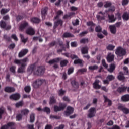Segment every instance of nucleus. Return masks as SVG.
Here are the masks:
<instances>
[{
    "label": "nucleus",
    "instance_id": "f257e3e1",
    "mask_svg": "<svg viewBox=\"0 0 129 129\" xmlns=\"http://www.w3.org/2000/svg\"><path fill=\"white\" fill-rule=\"evenodd\" d=\"M27 62H29V59L27 57L21 60L15 59L14 60L15 64L21 65V67L19 68L18 69V73H24V72H25L26 66H27Z\"/></svg>",
    "mask_w": 129,
    "mask_h": 129
},
{
    "label": "nucleus",
    "instance_id": "f03ea898",
    "mask_svg": "<svg viewBox=\"0 0 129 129\" xmlns=\"http://www.w3.org/2000/svg\"><path fill=\"white\" fill-rule=\"evenodd\" d=\"M63 12L62 11H58L57 12V16L54 18V27L56 28V27H58L59 25H60L62 26V23H63V21L61 20V19H59V16L60 15H62Z\"/></svg>",
    "mask_w": 129,
    "mask_h": 129
},
{
    "label": "nucleus",
    "instance_id": "7ed1b4c3",
    "mask_svg": "<svg viewBox=\"0 0 129 129\" xmlns=\"http://www.w3.org/2000/svg\"><path fill=\"white\" fill-rule=\"evenodd\" d=\"M115 54L118 57H122L126 54V51H125V49L123 48L121 46H119L116 49Z\"/></svg>",
    "mask_w": 129,
    "mask_h": 129
},
{
    "label": "nucleus",
    "instance_id": "20e7f679",
    "mask_svg": "<svg viewBox=\"0 0 129 129\" xmlns=\"http://www.w3.org/2000/svg\"><path fill=\"white\" fill-rule=\"evenodd\" d=\"M107 15V11H105V12H100L98 13V15H97V19L99 21H102V20H105V17H106Z\"/></svg>",
    "mask_w": 129,
    "mask_h": 129
},
{
    "label": "nucleus",
    "instance_id": "39448f33",
    "mask_svg": "<svg viewBox=\"0 0 129 129\" xmlns=\"http://www.w3.org/2000/svg\"><path fill=\"white\" fill-rule=\"evenodd\" d=\"M65 107H66V104L60 103L59 107L58 106H54V111L55 112H57L58 111H61V110H63V109L65 108Z\"/></svg>",
    "mask_w": 129,
    "mask_h": 129
},
{
    "label": "nucleus",
    "instance_id": "423d86ee",
    "mask_svg": "<svg viewBox=\"0 0 129 129\" xmlns=\"http://www.w3.org/2000/svg\"><path fill=\"white\" fill-rule=\"evenodd\" d=\"M45 80H44L38 79L33 82L32 85L33 87L36 88V87H38V86H39V85H42V84H43Z\"/></svg>",
    "mask_w": 129,
    "mask_h": 129
},
{
    "label": "nucleus",
    "instance_id": "0eeeda50",
    "mask_svg": "<svg viewBox=\"0 0 129 129\" xmlns=\"http://www.w3.org/2000/svg\"><path fill=\"white\" fill-rule=\"evenodd\" d=\"M96 113V109L95 108H91L89 110V113L88 114V117L91 118L95 116Z\"/></svg>",
    "mask_w": 129,
    "mask_h": 129
},
{
    "label": "nucleus",
    "instance_id": "6e6552de",
    "mask_svg": "<svg viewBox=\"0 0 129 129\" xmlns=\"http://www.w3.org/2000/svg\"><path fill=\"white\" fill-rule=\"evenodd\" d=\"M45 72V70L43 67H38L37 69V71L35 72V74L36 75H43Z\"/></svg>",
    "mask_w": 129,
    "mask_h": 129
},
{
    "label": "nucleus",
    "instance_id": "1a4fd4ad",
    "mask_svg": "<svg viewBox=\"0 0 129 129\" xmlns=\"http://www.w3.org/2000/svg\"><path fill=\"white\" fill-rule=\"evenodd\" d=\"M73 111H74V109L70 106H68L67 108V111L65 112L64 114L67 116H68V115H70L71 113H73Z\"/></svg>",
    "mask_w": 129,
    "mask_h": 129
},
{
    "label": "nucleus",
    "instance_id": "9d476101",
    "mask_svg": "<svg viewBox=\"0 0 129 129\" xmlns=\"http://www.w3.org/2000/svg\"><path fill=\"white\" fill-rule=\"evenodd\" d=\"M29 52L28 49H22L18 54L19 58H23Z\"/></svg>",
    "mask_w": 129,
    "mask_h": 129
},
{
    "label": "nucleus",
    "instance_id": "9b49d317",
    "mask_svg": "<svg viewBox=\"0 0 129 129\" xmlns=\"http://www.w3.org/2000/svg\"><path fill=\"white\" fill-rule=\"evenodd\" d=\"M106 59L108 62H112L114 60V55L111 53H108Z\"/></svg>",
    "mask_w": 129,
    "mask_h": 129
},
{
    "label": "nucleus",
    "instance_id": "f8f14e48",
    "mask_svg": "<svg viewBox=\"0 0 129 129\" xmlns=\"http://www.w3.org/2000/svg\"><path fill=\"white\" fill-rule=\"evenodd\" d=\"M20 97H21V96L18 93L14 94L10 96V99L13 100H18V99H20Z\"/></svg>",
    "mask_w": 129,
    "mask_h": 129
},
{
    "label": "nucleus",
    "instance_id": "ddd939ff",
    "mask_svg": "<svg viewBox=\"0 0 129 129\" xmlns=\"http://www.w3.org/2000/svg\"><path fill=\"white\" fill-rule=\"evenodd\" d=\"M26 33L28 35L33 36V35H35V30L32 27H29L26 30Z\"/></svg>",
    "mask_w": 129,
    "mask_h": 129
},
{
    "label": "nucleus",
    "instance_id": "4468645a",
    "mask_svg": "<svg viewBox=\"0 0 129 129\" xmlns=\"http://www.w3.org/2000/svg\"><path fill=\"white\" fill-rule=\"evenodd\" d=\"M0 27L3 29H6V30H10L11 29V26L9 25L8 27H7V24H6V22L2 20L0 22Z\"/></svg>",
    "mask_w": 129,
    "mask_h": 129
},
{
    "label": "nucleus",
    "instance_id": "2eb2a0df",
    "mask_svg": "<svg viewBox=\"0 0 129 129\" xmlns=\"http://www.w3.org/2000/svg\"><path fill=\"white\" fill-rule=\"evenodd\" d=\"M100 82V81L99 80H96L93 84L94 88H95L96 89H100V88H101V86L99 85Z\"/></svg>",
    "mask_w": 129,
    "mask_h": 129
},
{
    "label": "nucleus",
    "instance_id": "dca6fc26",
    "mask_svg": "<svg viewBox=\"0 0 129 129\" xmlns=\"http://www.w3.org/2000/svg\"><path fill=\"white\" fill-rule=\"evenodd\" d=\"M15 125V123L13 122H9L7 125H3L1 127V129H9L10 127L12 128Z\"/></svg>",
    "mask_w": 129,
    "mask_h": 129
},
{
    "label": "nucleus",
    "instance_id": "f3484780",
    "mask_svg": "<svg viewBox=\"0 0 129 129\" xmlns=\"http://www.w3.org/2000/svg\"><path fill=\"white\" fill-rule=\"evenodd\" d=\"M37 110L38 111H44V112H46L47 113H50L51 110H50V108L45 107L44 109L41 108V107H39L37 108Z\"/></svg>",
    "mask_w": 129,
    "mask_h": 129
},
{
    "label": "nucleus",
    "instance_id": "a211bd4d",
    "mask_svg": "<svg viewBox=\"0 0 129 129\" xmlns=\"http://www.w3.org/2000/svg\"><path fill=\"white\" fill-rule=\"evenodd\" d=\"M60 60H61V58H58L55 59L49 60V61L47 62V63L50 65H51L52 64H54V63H58L60 62Z\"/></svg>",
    "mask_w": 129,
    "mask_h": 129
},
{
    "label": "nucleus",
    "instance_id": "6ab92c4d",
    "mask_svg": "<svg viewBox=\"0 0 129 129\" xmlns=\"http://www.w3.org/2000/svg\"><path fill=\"white\" fill-rule=\"evenodd\" d=\"M28 26V23L27 22H23L19 26V30L20 31H23L26 27Z\"/></svg>",
    "mask_w": 129,
    "mask_h": 129
},
{
    "label": "nucleus",
    "instance_id": "aec40b11",
    "mask_svg": "<svg viewBox=\"0 0 129 129\" xmlns=\"http://www.w3.org/2000/svg\"><path fill=\"white\" fill-rule=\"evenodd\" d=\"M4 90L6 92H14L15 91V88L11 87H6L5 88Z\"/></svg>",
    "mask_w": 129,
    "mask_h": 129
},
{
    "label": "nucleus",
    "instance_id": "412c9836",
    "mask_svg": "<svg viewBox=\"0 0 129 129\" xmlns=\"http://www.w3.org/2000/svg\"><path fill=\"white\" fill-rule=\"evenodd\" d=\"M127 89V87L122 85L121 87H119L118 89V92H124L125 90Z\"/></svg>",
    "mask_w": 129,
    "mask_h": 129
},
{
    "label": "nucleus",
    "instance_id": "4be33fe9",
    "mask_svg": "<svg viewBox=\"0 0 129 129\" xmlns=\"http://www.w3.org/2000/svg\"><path fill=\"white\" fill-rule=\"evenodd\" d=\"M47 11H48V8L47 7L42 9L41 11L42 19H45V16L47 15Z\"/></svg>",
    "mask_w": 129,
    "mask_h": 129
},
{
    "label": "nucleus",
    "instance_id": "5701e85b",
    "mask_svg": "<svg viewBox=\"0 0 129 129\" xmlns=\"http://www.w3.org/2000/svg\"><path fill=\"white\" fill-rule=\"evenodd\" d=\"M108 18L109 23H113L115 22V20H116V18L114 17V15H108Z\"/></svg>",
    "mask_w": 129,
    "mask_h": 129
},
{
    "label": "nucleus",
    "instance_id": "b1692460",
    "mask_svg": "<svg viewBox=\"0 0 129 129\" xmlns=\"http://www.w3.org/2000/svg\"><path fill=\"white\" fill-rule=\"evenodd\" d=\"M109 29L112 34H115V33H116V27H115V26L110 25L109 26Z\"/></svg>",
    "mask_w": 129,
    "mask_h": 129
},
{
    "label": "nucleus",
    "instance_id": "393cba45",
    "mask_svg": "<svg viewBox=\"0 0 129 129\" xmlns=\"http://www.w3.org/2000/svg\"><path fill=\"white\" fill-rule=\"evenodd\" d=\"M82 54H87L88 53V47L85 46L81 49Z\"/></svg>",
    "mask_w": 129,
    "mask_h": 129
},
{
    "label": "nucleus",
    "instance_id": "a878e982",
    "mask_svg": "<svg viewBox=\"0 0 129 129\" xmlns=\"http://www.w3.org/2000/svg\"><path fill=\"white\" fill-rule=\"evenodd\" d=\"M115 69V64H111L110 65V68L108 69V71L110 73H112L113 72V70Z\"/></svg>",
    "mask_w": 129,
    "mask_h": 129
},
{
    "label": "nucleus",
    "instance_id": "bb28decb",
    "mask_svg": "<svg viewBox=\"0 0 129 129\" xmlns=\"http://www.w3.org/2000/svg\"><path fill=\"white\" fill-rule=\"evenodd\" d=\"M32 23H34L35 24L37 23H40V19L36 17H33L30 20Z\"/></svg>",
    "mask_w": 129,
    "mask_h": 129
},
{
    "label": "nucleus",
    "instance_id": "cd10ccee",
    "mask_svg": "<svg viewBox=\"0 0 129 129\" xmlns=\"http://www.w3.org/2000/svg\"><path fill=\"white\" fill-rule=\"evenodd\" d=\"M121 99L123 101H129V95H125L121 97Z\"/></svg>",
    "mask_w": 129,
    "mask_h": 129
},
{
    "label": "nucleus",
    "instance_id": "c85d7f7f",
    "mask_svg": "<svg viewBox=\"0 0 129 129\" xmlns=\"http://www.w3.org/2000/svg\"><path fill=\"white\" fill-rule=\"evenodd\" d=\"M6 113V109L4 108H0V119H2V116L3 114H5Z\"/></svg>",
    "mask_w": 129,
    "mask_h": 129
},
{
    "label": "nucleus",
    "instance_id": "c756f323",
    "mask_svg": "<svg viewBox=\"0 0 129 129\" xmlns=\"http://www.w3.org/2000/svg\"><path fill=\"white\" fill-rule=\"evenodd\" d=\"M30 122H34L35 121V114L32 113L30 115Z\"/></svg>",
    "mask_w": 129,
    "mask_h": 129
},
{
    "label": "nucleus",
    "instance_id": "7c9ffc66",
    "mask_svg": "<svg viewBox=\"0 0 129 129\" xmlns=\"http://www.w3.org/2000/svg\"><path fill=\"white\" fill-rule=\"evenodd\" d=\"M117 78L119 80H123V79H124V76H123V73H122V72H120Z\"/></svg>",
    "mask_w": 129,
    "mask_h": 129
},
{
    "label": "nucleus",
    "instance_id": "2f4dec72",
    "mask_svg": "<svg viewBox=\"0 0 129 129\" xmlns=\"http://www.w3.org/2000/svg\"><path fill=\"white\" fill-rule=\"evenodd\" d=\"M65 56L66 57H69L71 56V58L72 59H77V56L74 55V54H72L71 55H70V54H69V53H65Z\"/></svg>",
    "mask_w": 129,
    "mask_h": 129
},
{
    "label": "nucleus",
    "instance_id": "473e14b6",
    "mask_svg": "<svg viewBox=\"0 0 129 129\" xmlns=\"http://www.w3.org/2000/svg\"><path fill=\"white\" fill-rule=\"evenodd\" d=\"M20 36L21 39V41L23 43H25L28 41V38H25L23 35L20 34Z\"/></svg>",
    "mask_w": 129,
    "mask_h": 129
},
{
    "label": "nucleus",
    "instance_id": "72a5a7b5",
    "mask_svg": "<svg viewBox=\"0 0 129 129\" xmlns=\"http://www.w3.org/2000/svg\"><path fill=\"white\" fill-rule=\"evenodd\" d=\"M123 19L124 20V21H127L129 19V15L127 13H125L123 15Z\"/></svg>",
    "mask_w": 129,
    "mask_h": 129
},
{
    "label": "nucleus",
    "instance_id": "f704fd0d",
    "mask_svg": "<svg viewBox=\"0 0 129 129\" xmlns=\"http://www.w3.org/2000/svg\"><path fill=\"white\" fill-rule=\"evenodd\" d=\"M115 48V46L110 44L107 46V49L109 51H112Z\"/></svg>",
    "mask_w": 129,
    "mask_h": 129
},
{
    "label": "nucleus",
    "instance_id": "c9c22d12",
    "mask_svg": "<svg viewBox=\"0 0 129 129\" xmlns=\"http://www.w3.org/2000/svg\"><path fill=\"white\" fill-rule=\"evenodd\" d=\"M10 11L9 9H2L1 10V15H5V14H7V13H8V12Z\"/></svg>",
    "mask_w": 129,
    "mask_h": 129
},
{
    "label": "nucleus",
    "instance_id": "e433bc0d",
    "mask_svg": "<svg viewBox=\"0 0 129 129\" xmlns=\"http://www.w3.org/2000/svg\"><path fill=\"white\" fill-rule=\"evenodd\" d=\"M67 63H68V61L67 60H63L60 62V66L61 67H64V66H66V65H67Z\"/></svg>",
    "mask_w": 129,
    "mask_h": 129
},
{
    "label": "nucleus",
    "instance_id": "4c0bfd02",
    "mask_svg": "<svg viewBox=\"0 0 129 129\" xmlns=\"http://www.w3.org/2000/svg\"><path fill=\"white\" fill-rule=\"evenodd\" d=\"M104 98L105 99V102H107L108 105L110 106L111 105V101H110V100L108 99V98H107V97L104 96Z\"/></svg>",
    "mask_w": 129,
    "mask_h": 129
},
{
    "label": "nucleus",
    "instance_id": "58836bf2",
    "mask_svg": "<svg viewBox=\"0 0 129 129\" xmlns=\"http://www.w3.org/2000/svg\"><path fill=\"white\" fill-rule=\"evenodd\" d=\"M74 64H80V65H82L83 64V61L81 60V59H76L74 62Z\"/></svg>",
    "mask_w": 129,
    "mask_h": 129
},
{
    "label": "nucleus",
    "instance_id": "ea45409f",
    "mask_svg": "<svg viewBox=\"0 0 129 129\" xmlns=\"http://www.w3.org/2000/svg\"><path fill=\"white\" fill-rule=\"evenodd\" d=\"M112 5V3L110 1H107L105 2L104 7L105 8H109Z\"/></svg>",
    "mask_w": 129,
    "mask_h": 129
},
{
    "label": "nucleus",
    "instance_id": "a19ab883",
    "mask_svg": "<svg viewBox=\"0 0 129 129\" xmlns=\"http://www.w3.org/2000/svg\"><path fill=\"white\" fill-rule=\"evenodd\" d=\"M55 102H56V100L55 99V97H54V96L51 97L50 99V102H49L50 104H53V103H55Z\"/></svg>",
    "mask_w": 129,
    "mask_h": 129
},
{
    "label": "nucleus",
    "instance_id": "79ce46f5",
    "mask_svg": "<svg viewBox=\"0 0 129 129\" xmlns=\"http://www.w3.org/2000/svg\"><path fill=\"white\" fill-rule=\"evenodd\" d=\"M97 68H98V67L97 65L91 66L89 67V69L90 70H96V69H97Z\"/></svg>",
    "mask_w": 129,
    "mask_h": 129
},
{
    "label": "nucleus",
    "instance_id": "37998d69",
    "mask_svg": "<svg viewBox=\"0 0 129 129\" xmlns=\"http://www.w3.org/2000/svg\"><path fill=\"white\" fill-rule=\"evenodd\" d=\"M80 42L81 44H85V43H88V39L83 38L81 39Z\"/></svg>",
    "mask_w": 129,
    "mask_h": 129
},
{
    "label": "nucleus",
    "instance_id": "c03bdc74",
    "mask_svg": "<svg viewBox=\"0 0 129 129\" xmlns=\"http://www.w3.org/2000/svg\"><path fill=\"white\" fill-rule=\"evenodd\" d=\"M23 104L24 103H23V101H20V102H19L18 103H16L15 104V106H16V107H17V108L21 107V106H23Z\"/></svg>",
    "mask_w": 129,
    "mask_h": 129
},
{
    "label": "nucleus",
    "instance_id": "a18cd8bd",
    "mask_svg": "<svg viewBox=\"0 0 129 129\" xmlns=\"http://www.w3.org/2000/svg\"><path fill=\"white\" fill-rule=\"evenodd\" d=\"M29 113V110L24 109L21 111V114L26 115Z\"/></svg>",
    "mask_w": 129,
    "mask_h": 129
},
{
    "label": "nucleus",
    "instance_id": "49530a36",
    "mask_svg": "<svg viewBox=\"0 0 129 129\" xmlns=\"http://www.w3.org/2000/svg\"><path fill=\"white\" fill-rule=\"evenodd\" d=\"M66 91L65 90H63V89H61L58 91V94L59 95L62 96L63 95V94H65V93Z\"/></svg>",
    "mask_w": 129,
    "mask_h": 129
},
{
    "label": "nucleus",
    "instance_id": "de8ad7c7",
    "mask_svg": "<svg viewBox=\"0 0 129 129\" xmlns=\"http://www.w3.org/2000/svg\"><path fill=\"white\" fill-rule=\"evenodd\" d=\"M25 91L27 92V93H29L30 91H31V87L29 86H27L25 87Z\"/></svg>",
    "mask_w": 129,
    "mask_h": 129
},
{
    "label": "nucleus",
    "instance_id": "09e8293b",
    "mask_svg": "<svg viewBox=\"0 0 129 129\" xmlns=\"http://www.w3.org/2000/svg\"><path fill=\"white\" fill-rule=\"evenodd\" d=\"M107 80H109V81H111V80H113L114 79V76L113 75H109L107 77Z\"/></svg>",
    "mask_w": 129,
    "mask_h": 129
},
{
    "label": "nucleus",
    "instance_id": "8fccbe9b",
    "mask_svg": "<svg viewBox=\"0 0 129 129\" xmlns=\"http://www.w3.org/2000/svg\"><path fill=\"white\" fill-rule=\"evenodd\" d=\"M70 10H71V11L72 12H76V11L78 10V8L75 6H72L70 7Z\"/></svg>",
    "mask_w": 129,
    "mask_h": 129
},
{
    "label": "nucleus",
    "instance_id": "3c124183",
    "mask_svg": "<svg viewBox=\"0 0 129 129\" xmlns=\"http://www.w3.org/2000/svg\"><path fill=\"white\" fill-rule=\"evenodd\" d=\"M35 68V65L32 64L28 67V70L30 72H33V69Z\"/></svg>",
    "mask_w": 129,
    "mask_h": 129
},
{
    "label": "nucleus",
    "instance_id": "603ef678",
    "mask_svg": "<svg viewBox=\"0 0 129 129\" xmlns=\"http://www.w3.org/2000/svg\"><path fill=\"white\" fill-rule=\"evenodd\" d=\"M72 23H73V26H77V25L79 24V20H77V19L74 20L72 22Z\"/></svg>",
    "mask_w": 129,
    "mask_h": 129
},
{
    "label": "nucleus",
    "instance_id": "864d4df0",
    "mask_svg": "<svg viewBox=\"0 0 129 129\" xmlns=\"http://www.w3.org/2000/svg\"><path fill=\"white\" fill-rule=\"evenodd\" d=\"M74 71V68H70V69H69L68 71V74L69 75H70V74H71L72 73H73Z\"/></svg>",
    "mask_w": 129,
    "mask_h": 129
},
{
    "label": "nucleus",
    "instance_id": "5fc2aeb1",
    "mask_svg": "<svg viewBox=\"0 0 129 129\" xmlns=\"http://www.w3.org/2000/svg\"><path fill=\"white\" fill-rule=\"evenodd\" d=\"M63 37L64 38H68L69 37H73V35L71 34L70 33H66L63 34Z\"/></svg>",
    "mask_w": 129,
    "mask_h": 129
},
{
    "label": "nucleus",
    "instance_id": "6e6d98bb",
    "mask_svg": "<svg viewBox=\"0 0 129 129\" xmlns=\"http://www.w3.org/2000/svg\"><path fill=\"white\" fill-rule=\"evenodd\" d=\"M102 64L103 65V66H104V67H105V68L107 69L108 67V65H107V64H106V63L105 62V60L103 59L102 60Z\"/></svg>",
    "mask_w": 129,
    "mask_h": 129
},
{
    "label": "nucleus",
    "instance_id": "4d7b16f0",
    "mask_svg": "<svg viewBox=\"0 0 129 129\" xmlns=\"http://www.w3.org/2000/svg\"><path fill=\"white\" fill-rule=\"evenodd\" d=\"M118 108L120 110H123L124 108V106H123V105H122L121 104H119L118 105Z\"/></svg>",
    "mask_w": 129,
    "mask_h": 129
},
{
    "label": "nucleus",
    "instance_id": "13d9d810",
    "mask_svg": "<svg viewBox=\"0 0 129 129\" xmlns=\"http://www.w3.org/2000/svg\"><path fill=\"white\" fill-rule=\"evenodd\" d=\"M122 111H123V112L125 113V114H127L128 113H129V109L125 107L123 109Z\"/></svg>",
    "mask_w": 129,
    "mask_h": 129
},
{
    "label": "nucleus",
    "instance_id": "bf43d9fd",
    "mask_svg": "<svg viewBox=\"0 0 129 129\" xmlns=\"http://www.w3.org/2000/svg\"><path fill=\"white\" fill-rule=\"evenodd\" d=\"M10 70L12 73H15L16 72V67L12 66L10 68Z\"/></svg>",
    "mask_w": 129,
    "mask_h": 129
},
{
    "label": "nucleus",
    "instance_id": "052dcab7",
    "mask_svg": "<svg viewBox=\"0 0 129 129\" xmlns=\"http://www.w3.org/2000/svg\"><path fill=\"white\" fill-rule=\"evenodd\" d=\"M84 72H86V69H80V70H78V73H81V74L83 73Z\"/></svg>",
    "mask_w": 129,
    "mask_h": 129
},
{
    "label": "nucleus",
    "instance_id": "680f3d73",
    "mask_svg": "<svg viewBox=\"0 0 129 129\" xmlns=\"http://www.w3.org/2000/svg\"><path fill=\"white\" fill-rule=\"evenodd\" d=\"M3 19L5 21H9L10 20V16L9 15H5L3 17Z\"/></svg>",
    "mask_w": 129,
    "mask_h": 129
},
{
    "label": "nucleus",
    "instance_id": "e2e57ef3",
    "mask_svg": "<svg viewBox=\"0 0 129 129\" xmlns=\"http://www.w3.org/2000/svg\"><path fill=\"white\" fill-rule=\"evenodd\" d=\"M71 47H77V42H73L71 43Z\"/></svg>",
    "mask_w": 129,
    "mask_h": 129
},
{
    "label": "nucleus",
    "instance_id": "0e129e2a",
    "mask_svg": "<svg viewBox=\"0 0 129 129\" xmlns=\"http://www.w3.org/2000/svg\"><path fill=\"white\" fill-rule=\"evenodd\" d=\"M16 119L17 120H21L22 119V115L21 114H18L16 116Z\"/></svg>",
    "mask_w": 129,
    "mask_h": 129
},
{
    "label": "nucleus",
    "instance_id": "69168bd1",
    "mask_svg": "<svg viewBox=\"0 0 129 129\" xmlns=\"http://www.w3.org/2000/svg\"><path fill=\"white\" fill-rule=\"evenodd\" d=\"M96 32H100L101 31V27L100 26H97L95 29Z\"/></svg>",
    "mask_w": 129,
    "mask_h": 129
},
{
    "label": "nucleus",
    "instance_id": "338daca9",
    "mask_svg": "<svg viewBox=\"0 0 129 129\" xmlns=\"http://www.w3.org/2000/svg\"><path fill=\"white\" fill-rule=\"evenodd\" d=\"M12 39H14L15 41H18V37H17V36L16 34H13L12 35Z\"/></svg>",
    "mask_w": 129,
    "mask_h": 129
},
{
    "label": "nucleus",
    "instance_id": "774afa93",
    "mask_svg": "<svg viewBox=\"0 0 129 129\" xmlns=\"http://www.w3.org/2000/svg\"><path fill=\"white\" fill-rule=\"evenodd\" d=\"M64 127V125H60L59 126L55 127V129H63Z\"/></svg>",
    "mask_w": 129,
    "mask_h": 129
}]
</instances>
